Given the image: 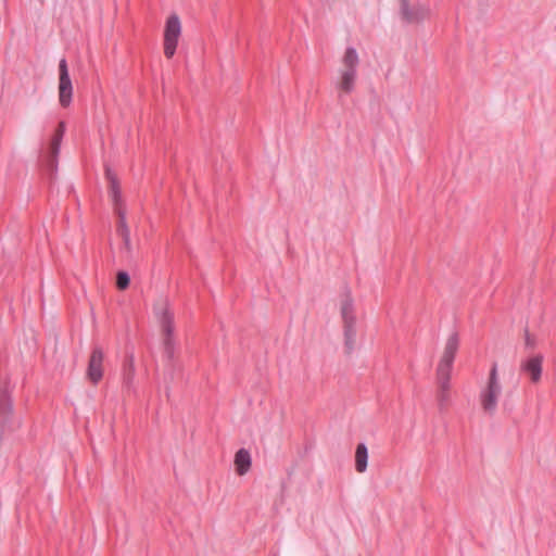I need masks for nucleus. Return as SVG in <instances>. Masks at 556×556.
Segmentation results:
<instances>
[{"mask_svg": "<svg viewBox=\"0 0 556 556\" xmlns=\"http://www.w3.org/2000/svg\"><path fill=\"white\" fill-rule=\"evenodd\" d=\"M162 345L166 358L172 362L176 354V341L174 333L162 334Z\"/></svg>", "mask_w": 556, "mask_h": 556, "instance_id": "f3484780", "label": "nucleus"}, {"mask_svg": "<svg viewBox=\"0 0 556 556\" xmlns=\"http://www.w3.org/2000/svg\"><path fill=\"white\" fill-rule=\"evenodd\" d=\"M135 377V364H134V357L129 356L127 359V364L125 366V372H124V384L130 389L134 382Z\"/></svg>", "mask_w": 556, "mask_h": 556, "instance_id": "a211bd4d", "label": "nucleus"}, {"mask_svg": "<svg viewBox=\"0 0 556 556\" xmlns=\"http://www.w3.org/2000/svg\"><path fill=\"white\" fill-rule=\"evenodd\" d=\"M344 348L346 354H352L356 346V321L343 323Z\"/></svg>", "mask_w": 556, "mask_h": 556, "instance_id": "ddd939ff", "label": "nucleus"}, {"mask_svg": "<svg viewBox=\"0 0 556 556\" xmlns=\"http://www.w3.org/2000/svg\"><path fill=\"white\" fill-rule=\"evenodd\" d=\"M459 348V336L451 333L444 344L439 364L437 366L438 393L437 401L440 410H444L451 403V375L453 363Z\"/></svg>", "mask_w": 556, "mask_h": 556, "instance_id": "f257e3e1", "label": "nucleus"}, {"mask_svg": "<svg viewBox=\"0 0 556 556\" xmlns=\"http://www.w3.org/2000/svg\"><path fill=\"white\" fill-rule=\"evenodd\" d=\"M502 392V387L498 380L497 366L494 364L490 370L486 387L480 394V402L483 410L493 415L497 407V400Z\"/></svg>", "mask_w": 556, "mask_h": 556, "instance_id": "7ed1b4c3", "label": "nucleus"}, {"mask_svg": "<svg viewBox=\"0 0 556 556\" xmlns=\"http://www.w3.org/2000/svg\"><path fill=\"white\" fill-rule=\"evenodd\" d=\"M358 65L359 58L356 50L352 47L348 48L342 56L336 80V89L340 94H350L355 90Z\"/></svg>", "mask_w": 556, "mask_h": 556, "instance_id": "f03ea898", "label": "nucleus"}, {"mask_svg": "<svg viewBox=\"0 0 556 556\" xmlns=\"http://www.w3.org/2000/svg\"><path fill=\"white\" fill-rule=\"evenodd\" d=\"M525 343L527 348H534L535 346V339L529 333V331H526L525 333Z\"/></svg>", "mask_w": 556, "mask_h": 556, "instance_id": "412c9836", "label": "nucleus"}, {"mask_svg": "<svg viewBox=\"0 0 556 556\" xmlns=\"http://www.w3.org/2000/svg\"><path fill=\"white\" fill-rule=\"evenodd\" d=\"M340 314L342 323L356 321L354 300L350 291H345L340 298Z\"/></svg>", "mask_w": 556, "mask_h": 556, "instance_id": "f8f14e48", "label": "nucleus"}, {"mask_svg": "<svg viewBox=\"0 0 556 556\" xmlns=\"http://www.w3.org/2000/svg\"><path fill=\"white\" fill-rule=\"evenodd\" d=\"M115 212L118 216L116 232L122 238L123 252L127 257H129L132 254V244L130 240V231L126 222V212L123 207L116 208Z\"/></svg>", "mask_w": 556, "mask_h": 556, "instance_id": "9d476101", "label": "nucleus"}, {"mask_svg": "<svg viewBox=\"0 0 556 556\" xmlns=\"http://www.w3.org/2000/svg\"><path fill=\"white\" fill-rule=\"evenodd\" d=\"M103 358L104 354L100 346H94L88 362L87 377L97 384L103 377Z\"/></svg>", "mask_w": 556, "mask_h": 556, "instance_id": "1a4fd4ad", "label": "nucleus"}, {"mask_svg": "<svg viewBox=\"0 0 556 556\" xmlns=\"http://www.w3.org/2000/svg\"><path fill=\"white\" fill-rule=\"evenodd\" d=\"M106 178L109 179L111 185L113 184V181H117L116 175L110 168H106Z\"/></svg>", "mask_w": 556, "mask_h": 556, "instance_id": "4be33fe9", "label": "nucleus"}, {"mask_svg": "<svg viewBox=\"0 0 556 556\" xmlns=\"http://www.w3.org/2000/svg\"><path fill=\"white\" fill-rule=\"evenodd\" d=\"M12 412V401L8 393L3 391L0 394V427H4L9 422Z\"/></svg>", "mask_w": 556, "mask_h": 556, "instance_id": "2eb2a0df", "label": "nucleus"}, {"mask_svg": "<svg viewBox=\"0 0 556 556\" xmlns=\"http://www.w3.org/2000/svg\"><path fill=\"white\" fill-rule=\"evenodd\" d=\"M180 36H181L180 20L178 17V15L172 14L165 23L164 39H163L164 55L167 59H172L175 55Z\"/></svg>", "mask_w": 556, "mask_h": 556, "instance_id": "39448f33", "label": "nucleus"}, {"mask_svg": "<svg viewBox=\"0 0 556 556\" xmlns=\"http://www.w3.org/2000/svg\"><path fill=\"white\" fill-rule=\"evenodd\" d=\"M65 132V123L60 122L49 147V166L53 169L56 166L61 142Z\"/></svg>", "mask_w": 556, "mask_h": 556, "instance_id": "9b49d317", "label": "nucleus"}, {"mask_svg": "<svg viewBox=\"0 0 556 556\" xmlns=\"http://www.w3.org/2000/svg\"><path fill=\"white\" fill-rule=\"evenodd\" d=\"M544 357L541 354L533 355L520 364V371L526 374L533 384L542 379Z\"/></svg>", "mask_w": 556, "mask_h": 556, "instance_id": "6e6552de", "label": "nucleus"}, {"mask_svg": "<svg viewBox=\"0 0 556 556\" xmlns=\"http://www.w3.org/2000/svg\"><path fill=\"white\" fill-rule=\"evenodd\" d=\"M130 278L126 271H118L116 276V287L119 290H125L129 287Z\"/></svg>", "mask_w": 556, "mask_h": 556, "instance_id": "6ab92c4d", "label": "nucleus"}, {"mask_svg": "<svg viewBox=\"0 0 556 556\" xmlns=\"http://www.w3.org/2000/svg\"><path fill=\"white\" fill-rule=\"evenodd\" d=\"M153 315L161 334L175 333V313L168 298L161 296L154 302Z\"/></svg>", "mask_w": 556, "mask_h": 556, "instance_id": "20e7f679", "label": "nucleus"}, {"mask_svg": "<svg viewBox=\"0 0 556 556\" xmlns=\"http://www.w3.org/2000/svg\"><path fill=\"white\" fill-rule=\"evenodd\" d=\"M59 102L62 108H68L73 99V84L65 59L59 63Z\"/></svg>", "mask_w": 556, "mask_h": 556, "instance_id": "423d86ee", "label": "nucleus"}, {"mask_svg": "<svg viewBox=\"0 0 556 556\" xmlns=\"http://www.w3.org/2000/svg\"><path fill=\"white\" fill-rule=\"evenodd\" d=\"M235 467L239 476L245 475L251 468V455L245 448H240L235 455Z\"/></svg>", "mask_w": 556, "mask_h": 556, "instance_id": "4468645a", "label": "nucleus"}, {"mask_svg": "<svg viewBox=\"0 0 556 556\" xmlns=\"http://www.w3.org/2000/svg\"><path fill=\"white\" fill-rule=\"evenodd\" d=\"M400 13L406 23H420L430 16V9L425 3L409 5V0H400Z\"/></svg>", "mask_w": 556, "mask_h": 556, "instance_id": "0eeeda50", "label": "nucleus"}, {"mask_svg": "<svg viewBox=\"0 0 556 556\" xmlns=\"http://www.w3.org/2000/svg\"><path fill=\"white\" fill-rule=\"evenodd\" d=\"M368 450L365 443H359L355 451V469L357 472L363 473L367 469Z\"/></svg>", "mask_w": 556, "mask_h": 556, "instance_id": "dca6fc26", "label": "nucleus"}, {"mask_svg": "<svg viewBox=\"0 0 556 556\" xmlns=\"http://www.w3.org/2000/svg\"><path fill=\"white\" fill-rule=\"evenodd\" d=\"M111 197L115 203V210L122 207L121 205V190L118 186V181H113L111 185Z\"/></svg>", "mask_w": 556, "mask_h": 556, "instance_id": "aec40b11", "label": "nucleus"}]
</instances>
